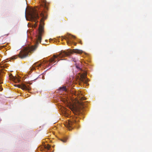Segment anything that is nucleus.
Returning <instances> with one entry per match:
<instances>
[{
	"label": "nucleus",
	"instance_id": "1",
	"mask_svg": "<svg viewBox=\"0 0 152 152\" xmlns=\"http://www.w3.org/2000/svg\"><path fill=\"white\" fill-rule=\"evenodd\" d=\"M48 10V4L46 0H41V2L40 7L37 9L33 8L30 11L28 17V20L31 21L36 22L39 18L38 11L40 13V15L42 18L40 21V24L39 28L38 35L37 37V41L34 46H28L24 47L20 51L18 55H15L12 56L10 58L13 60L16 59L18 56L21 58H24L27 57L28 55L33 53L37 47L38 42H41L42 39V34L43 32L44 23L45 19L47 17V12Z\"/></svg>",
	"mask_w": 152,
	"mask_h": 152
},
{
	"label": "nucleus",
	"instance_id": "2",
	"mask_svg": "<svg viewBox=\"0 0 152 152\" xmlns=\"http://www.w3.org/2000/svg\"><path fill=\"white\" fill-rule=\"evenodd\" d=\"M83 51L82 50L77 49H74L72 50H70L68 52H63V53L60 54L59 56L61 57H65L69 56L71 54L73 53L81 54L82 53Z\"/></svg>",
	"mask_w": 152,
	"mask_h": 152
},
{
	"label": "nucleus",
	"instance_id": "3",
	"mask_svg": "<svg viewBox=\"0 0 152 152\" xmlns=\"http://www.w3.org/2000/svg\"><path fill=\"white\" fill-rule=\"evenodd\" d=\"M78 119L76 118V120H73L72 121H68L66 123L65 126L70 130V128L72 127H74L75 124H77Z\"/></svg>",
	"mask_w": 152,
	"mask_h": 152
},
{
	"label": "nucleus",
	"instance_id": "4",
	"mask_svg": "<svg viewBox=\"0 0 152 152\" xmlns=\"http://www.w3.org/2000/svg\"><path fill=\"white\" fill-rule=\"evenodd\" d=\"M63 53V52H62L61 53H60L59 54L53 55V57L51 58L50 59L49 63L50 64L53 62H56V59L58 60V61H57V62H58V61H59V60H58V57H59V58H60L63 57H61L60 56H59V55L60 54Z\"/></svg>",
	"mask_w": 152,
	"mask_h": 152
},
{
	"label": "nucleus",
	"instance_id": "5",
	"mask_svg": "<svg viewBox=\"0 0 152 152\" xmlns=\"http://www.w3.org/2000/svg\"><path fill=\"white\" fill-rule=\"evenodd\" d=\"M75 37L73 35H71L70 34L68 35L67 37H66L64 39L67 41V43L68 44H71L72 42L71 40L72 39H75Z\"/></svg>",
	"mask_w": 152,
	"mask_h": 152
},
{
	"label": "nucleus",
	"instance_id": "6",
	"mask_svg": "<svg viewBox=\"0 0 152 152\" xmlns=\"http://www.w3.org/2000/svg\"><path fill=\"white\" fill-rule=\"evenodd\" d=\"M18 87L21 88L23 90L29 91L30 90V88L29 87L28 85H26L24 84H22L21 85H18Z\"/></svg>",
	"mask_w": 152,
	"mask_h": 152
},
{
	"label": "nucleus",
	"instance_id": "7",
	"mask_svg": "<svg viewBox=\"0 0 152 152\" xmlns=\"http://www.w3.org/2000/svg\"><path fill=\"white\" fill-rule=\"evenodd\" d=\"M38 62H36L32 66L31 69V70H34L35 69V67H38L40 66L41 64H38Z\"/></svg>",
	"mask_w": 152,
	"mask_h": 152
},
{
	"label": "nucleus",
	"instance_id": "8",
	"mask_svg": "<svg viewBox=\"0 0 152 152\" xmlns=\"http://www.w3.org/2000/svg\"><path fill=\"white\" fill-rule=\"evenodd\" d=\"M59 90L61 91H66L67 90L66 86H63L62 87H61L59 88Z\"/></svg>",
	"mask_w": 152,
	"mask_h": 152
},
{
	"label": "nucleus",
	"instance_id": "9",
	"mask_svg": "<svg viewBox=\"0 0 152 152\" xmlns=\"http://www.w3.org/2000/svg\"><path fill=\"white\" fill-rule=\"evenodd\" d=\"M86 75V74H85L84 75L82 74L80 75L81 78L80 80L82 81H83V79H85Z\"/></svg>",
	"mask_w": 152,
	"mask_h": 152
},
{
	"label": "nucleus",
	"instance_id": "10",
	"mask_svg": "<svg viewBox=\"0 0 152 152\" xmlns=\"http://www.w3.org/2000/svg\"><path fill=\"white\" fill-rule=\"evenodd\" d=\"M77 97L78 98V99H79L80 100H84L86 99L85 98L82 96L81 97L80 95H78Z\"/></svg>",
	"mask_w": 152,
	"mask_h": 152
},
{
	"label": "nucleus",
	"instance_id": "11",
	"mask_svg": "<svg viewBox=\"0 0 152 152\" xmlns=\"http://www.w3.org/2000/svg\"><path fill=\"white\" fill-rule=\"evenodd\" d=\"M72 111H73V112L75 115H77L79 114V112L77 110L73 109V110H72Z\"/></svg>",
	"mask_w": 152,
	"mask_h": 152
},
{
	"label": "nucleus",
	"instance_id": "12",
	"mask_svg": "<svg viewBox=\"0 0 152 152\" xmlns=\"http://www.w3.org/2000/svg\"><path fill=\"white\" fill-rule=\"evenodd\" d=\"M10 79H11V80H15V77L13 76L12 74L10 75Z\"/></svg>",
	"mask_w": 152,
	"mask_h": 152
},
{
	"label": "nucleus",
	"instance_id": "13",
	"mask_svg": "<svg viewBox=\"0 0 152 152\" xmlns=\"http://www.w3.org/2000/svg\"><path fill=\"white\" fill-rule=\"evenodd\" d=\"M37 26V24L36 23V22L33 25V27L35 28Z\"/></svg>",
	"mask_w": 152,
	"mask_h": 152
},
{
	"label": "nucleus",
	"instance_id": "14",
	"mask_svg": "<svg viewBox=\"0 0 152 152\" xmlns=\"http://www.w3.org/2000/svg\"><path fill=\"white\" fill-rule=\"evenodd\" d=\"M2 83V79L1 77L0 76V84Z\"/></svg>",
	"mask_w": 152,
	"mask_h": 152
},
{
	"label": "nucleus",
	"instance_id": "15",
	"mask_svg": "<svg viewBox=\"0 0 152 152\" xmlns=\"http://www.w3.org/2000/svg\"><path fill=\"white\" fill-rule=\"evenodd\" d=\"M61 141L63 142H65L66 141V140L64 139H61Z\"/></svg>",
	"mask_w": 152,
	"mask_h": 152
},
{
	"label": "nucleus",
	"instance_id": "16",
	"mask_svg": "<svg viewBox=\"0 0 152 152\" xmlns=\"http://www.w3.org/2000/svg\"><path fill=\"white\" fill-rule=\"evenodd\" d=\"M61 141L63 142H65L66 141V140L64 139H61Z\"/></svg>",
	"mask_w": 152,
	"mask_h": 152
},
{
	"label": "nucleus",
	"instance_id": "17",
	"mask_svg": "<svg viewBox=\"0 0 152 152\" xmlns=\"http://www.w3.org/2000/svg\"><path fill=\"white\" fill-rule=\"evenodd\" d=\"M50 146L49 145V146H48V147H47V149H48L49 150V149H50ZM44 148H46V147H44Z\"/></svg>",
	"mask_w": 152,
	"mask_h": 152
},
{
	"label": "nucleus",
	"instance_id": "18",
	"mask_svg": "<svg viewBox=\"0 0 152 152\" xmlns=\"http://www.w3.org/2000/svg\"><path fill=\"white\" fill-rule=\"evenodd\" d=\"M71 43H74V45H76V43L74 42H72H72Z\"/></svg>",
	"mask_w": 152,
	"mask_h": 152
},
{
	"label": "nucleus",
	"instance_id": "19",
	"mask_svg": "<svg viewBox=\"0 0 152 152\" xmlns=\"http://www.w3.org/2000/svg\"><path fill=\"white\" fill-rule=\"evenodd\" d=\"M0 67H1V68H5V66L4 65L3 66H0Z\"/></svg>",
	"mask_w": 152,
	"mask_h": 152
},
{
	"label": "nucleus",
	"instance_id": "20",
	"mask_svg": "<svg viewBox=\"0 0 152 152\" xmlns=\"http://www.w3.org/2000/svg\"><path fill=\"white\" fill-rule=\"evenodd\" d=\"M2 90V88L1 87V86H0V91H1Z\"/></svg>",
	"mask_w": 152,
	"mask_h": 152
},
{
	"label": "nucleus",
	"instance_id": "21",
	"mask_svg": "<svg viewBox=\"0 0 152 152\" xmlns=\"http://www.w3.org/2000/svg\"><path fill=\"white\" fill-rule=\"evenodd\" d=\"M76 66V67H77V68H78V69H79V68H79L78 66Z\"/></svg>",
	"mask_w": 152,
	"mask_h": 152
},
{
	"label": "nucleus",
	"instance_id": "22",
	"mask_svg": "<svg viewBox=\"0 0 152 152\" xmlns=\"http://www.w3.org/2000/svg\"><path fill=\"white\" fill-rule=\"evenodd\" d=\"M77 94L76 93H75V95H77Z\"/></svg>",
	"mask_w": 152,
	"mask_h": 152
},
{
	"label": "nucleus",
	"instance_id": "23",
	"mask_svg": "<svg viewBox=\"0 0 152 152\" xmlns=\"http://www.w3.org/2000/svg\"><path fill=\"white\" fill-rule=\"evenodd\" d=\"M50 41H51V40H52V39H50Z\"/></svg>",
	"mask_w": 152,
	"mask_h": 152
},
{
	"label": "nucleus",
	"instance_id": "24",
	"mask_svg": "<svg viewBox=\"0 0 152 152\" xmlns=\"http://www.w3.org/2000/svg\"><path fill=\"white\" fill-rule=\"evenodd\" d=\"M73 61H76V60L75 59H74V60H73Z\"/></svg>",
	"mask_w": 152,
	"mask_h": 152
},
{
	"label": "nucleus",
	"instance_id": "25",
	"mask_svg": "<svg viewBox=\"0 0 152 152\" xmlns=\"http://www.w3.org/2000/svg\"><path fill=\"white\" fill-rule=\"evenodd\" d=\"M80 104H81L82 105V104H83L82 103H80Z\"/></svg>",
	"mask_w": 152,
	"mask_h": 152
}]
</instances>
